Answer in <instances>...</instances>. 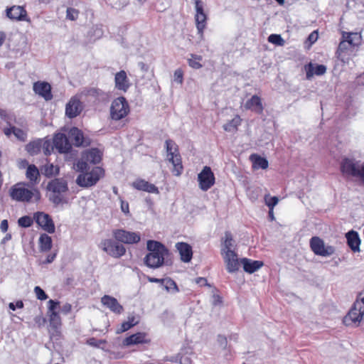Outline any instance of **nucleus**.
I'll list each match as a JSON object with an SVG mask.
<instances>
[{
  "label": "nucleus",
  "mask_w": 364,
  "mask_h": 364,
  "mask_svg": "<svg viewBox=\"0 0 364 364\" xmlns=\"http://www.w3.org/2000/svg\"><path fill=\"white\" fill-rule=\"evenodd\" d=\"M220 254L229 273H235L240 269L241 259H239L235 251V242L230 232H225L221 240Z\"/></svg>",
  "instance_id": "nucleus-1"
},
{
  "label": "nucleus",
  "mask_w": 364,
  "mask_h": 364,
  "mask_svg": "<svg viewBox=\"0 0 364 364\" xmlns=\"http://www.w3.org/2000/svg\"><path fill=\"white\" fill-rule=\"evenodd\" d=\"M146 248L149 253L144 257L145 264L152 269L159 268L165 263L170 255L169 250L161 242L156 240H148Z\"/></svg>",
  "instance_id": "nucleus-2"
},
{
  "label": "nucleus",
  "mask_w": 364,
  "mask_h": 364,
  "mask_svg": "<svg viewBox=\"0 0 364 364\" xmlns=\"http://www.w3.org/2000/svg\"><path fill=\"white\" fill-rule=\"evenodd\" d=\"M74 168L76 171L80 172L75 182L82 188H88L95 185L104 176V170L99 166L94 167L88 172V164L83 161H78L75 164Z\"/></svg>",
  "instance_id": "nucleus-3"
},
{
  "label": "nucleus",
  "mask_w": 364,
  "mask_h": 364,
  "mask_svg": "<svg viewBox=\"0 0 364 364\" xmlns=\"http://www.w3.org/2000/svg\"><path fill=\"white\" fill-rule=\"evenodd\" d=\"M9 193L11 198L17 202L38 203L41 199L40 191L36 188H26L25 183H18L12 186Z\"/></svg>",
  "instance_id": "nucleus-4"
},
{
  "label": "nucleus",
  "mask_w": 364,
  "mask_h": 364,
  "mask_svg": "<svg viewBox=\"0 0 364 364\" xmlns=\"http://www.w3.org/2000/svg\"><path fill=\"white\" fill-rule=\"evenodd\" d=\"M130 112L129 105L124 97L115 98L109 107V117L114 121H119L125 118Z\"/></svg>",
  "instance_id": "nucleus-5"
},
{
  "label": "nucleus",
  "mask_w": 364,
  "mask_h": 364,
  "mask_svg": "<svg viewBox=\"0 0 364 364\" xmlns=\"http://www.w3.org/2000/svg\"><path fill=\"white\" fill-rule=\"evenodd\" d=\"M341 171L346 175L364 181V161L344 159L341 163Z\"/></svg>",
  "instance_id": "nucleus-6"
},
{
  "label": "nucleus",
  "mask_w": 364,
  "mask_h": 364,
  "mask_svg": "<svg viewBox=\"0 0 364 364\" xmlns=\"http://www.w3.org/2000/svg\"><path fill=\"white\" fill-rule=\"evenodd\" d=\"M46 190L49 192V199L58 205L61 203V193L68 191L67 182L62 178H55L48 182Z\"/></svg>",
  "instance_id": "nucleus-7"
},
{
  "label": "nucleus",
  "mask_w": 364,
  "mask_h": 364,
  "mask_svg": "<svg viewBox=\"0 0 364 364\" xmlns=\"http://www.w3.org/2000/svg\"><path fill=\"white\" fill-rule=\"evenodd\" d=\"M195 9V22L198 33L200 38L203 36V31L206 27L207 14L204 10V4L202 0H192Z\"/></svg>",
  "instance_id": "nucleus-8"
},
{
  "label": "nucleus",
  "mask_w": 364,
  "mask_h": 364,
  "mask_svg": "<svg viewBox=\"0 0 364 364\" xmlns=\"http://www.w3.org/2000/svg\"><path fill=\"white\" fill-rule=\"evenodd\" d=\"M197 181L199 188L203 191H207L213 187L215 183V178L210 167L204 166L198 174Z\"/></svg>",
  "instance_id": "nucleus-9"
},
{
  "label": "nucleus",
  "mask_w": 364,
  "mask_h": 364,
  "mask_svg": "<svg viewBox=\"0 0 364 364\" xmlns=\"http://www.w3.org/2000/svg\"><path fill=\"white\" fill-rule=\"evenodd\" d=\"M84 106L81 102L80 94H77L70 98L65 105V114L70 119L75 118L80 114Z\"/></svg>",
  "instance_id": "nucleus-10"
},
{
  "label": "nucleus",
  "mask_w": 364,
  "mask_h": 364,
  "mask_svg": "<svg viewBox=\"0 0 364 364\" xmlns=\"http://www.w3.org/2000/svg\"><path fill=\"white\" fill-rule=\"evenodd\" d=\"M113 236L116 240L127 245L137 244L141 240L139 232L128 231L124 229L114 230Z\"/></svg>",
  "instance_id": "nucleus-11"
},
{
  "label": "nucleus",
  "mask_w": 364,
  "mask_h": 364,
  "mask_svg": "<svg viewBox=\"0 0 364 364\" xmlns=\"http://www.w3.org/2000/svg\"><path fill=\"white\" fill-rule=\"evenodd\" d=\"M100 247L108 255L117 258L126 252V249L122 245L117 244L110 239L103 240L100 243Z\"/></svg>",
  "instance_id": "nucleus-12"
},
{
  "label": "nucleus",
  "mask_w": 364,
  "mask_h": 364,
  "mask_svg": "<svg viewBox=\"0 0 364 364\" xmlns=\"http://www.w3.org/2000/svg\"><path fill=\"white\" fill-rule=\"evenodd\" d=\"M33 218L36 223L48 233H53L55 228L54 223L50 215L43 212H37L34 214Z\"/></svg>",
  "instance_id": "nucleus-13"
},
{
  "label": "nucleus",
  "mask_w": 364,
  "mask_h": 364,
  "mask_svg": "<svg viewBox=\"0 0 364 364\" xmlns=\"http://www.w3.org/2000/svg\"><path fill=\"white\" fill-rule=\"evenodd\" d=\"M150 343V338L145 332H137L126 337L122 341V346L129 347L139 344H146Z\"/></svg>",
  "instance_id": "nucleus-14"
},
{
  "label": "nucleus",
  "mask_w": 364,
  "mask_h": 364,
  "mask_svg": "<svg viewBox=\"0 0 364 364\" xmlns=\"http://www.w3.org/2000/svg\"><path fill=\"white\" fill-rule=\"evenodd\" d=\"M364 318V307H360L359 303H354L353 307L345 317V322L349 325L351 323L359 324Z\"/></svg>",
  "instance_id": "nucleus-15"
},
{
  "label": "nucleus",
  "mask_w": 364,
  "mask_h": 364,
  "mask_svg": "<svg viewBox=\"0 0 364 364\" xmlns=\"http://www.w3.org/2000/svg\"><path fill=\"white\" fill-rule=\"evenodd\" d=\"M131 186L137 191H144L149 193L156 195H159L160 193L157 186L143 178L135 179L131 183Z\"/></svg>",
  "instance_id": "nucleus-16"
},
{
  "label": "nucleus",
  "mask_w": 364,
  "mask_h": 364,
  "mask_svg": "<svg viewBox=\"0 0 364 364\" xmlns=\"http://www.w3.org/2000/svg\"><path fill=\"white\" fill-rule=\"evenodd\" d=\"M53 145L58 151L61 154L68 153L71 149V145L65 134L61 132L55 134L53 137Z\"/></svg>",
  "instance_id": "nucleus-17"
},
{
  "label": "nucleus",
  "mask_w": 364,
  "mask_h": 364,
  "mask_svg": "<svg viewBox=\"0 0 364 364\" xmlns=\"http://www.w3.org/2000/svg\"><path fill=\"white\" fill-rule=\"evenodd\" d=\"M131 87V82L127 73L121 70L114 75V87L119 91L126 92Z\"/></svg>",
  "instance_id": "nucleus-18"
},
{
  "label": "nucleus",
  "mask_w": 364,
  "mask_h": 364,
  "mask_svg": "<svg viewBox=\"0 0 364 364\" xmlns=\"http://www.w3.org/2000/svg\"><path fill=\"white\" fill-rule=\"evenodd\" d=\"M101 303L103 306L116 314L122 313L123 306L118 302L117 299L109 295H105L101 298Z\"/></svg>",
  "instance_id": "nucleus-19"
},
{
  "label": "nucleus",
  "mask_w": 364,
  "mask_h": 364,
  "mask_svg": "<svg viewBox=\"0 0 364 364\" xmlns=\"http://www.w3.org/2000/svg\"><path fill=\"white\" fill-rule=\"evenodd\" d=\"M355 48L341 40L337 50L338 58L343 63H348L353 55Z\"/></svg>",
  "instance_id": "nucleus-20"
},
{
  "label": "nucleus",
  "mask_w": 364,
  "mask_h": 364,
  "mask_svg": "<svg viewBox=\"0 0 364 364\" xmlns=\"http://www.w3.org/2000/svg\"><path fill=\"white\" fill-rule=\"evenodd\" d=\"M6 16L11 20L29 21V19L26 18V11L20 6H13L7 9Z\"/></svg>",
  "instance_id": "nucleus-21"
},
{
  "label": "nucleus",
  "mask_w": 364,
  "mask_h": 364,
  "mask_svg": "<svg viewBox=\"0 0 364 364\" xmlns=\"http://www.w3.org/2000/svg\"><path fill=\"white\" fill-rule=\"evenodd\" d=\"M175 247L179 253L182 262L186 263L191 262L193 257V250L189 244L179 242L176 244Z\"/></svg>",
  "instance_id": "nucleus-22"
},
{
  "label": "nucleus",
  "mask_w": 364,
  "mask_h": 364,
  "mask_svg": "<svg viewBox=\"0 0 364 364\" xmlns=\"http://www.w3.org/2000/svg\"><path fill=\"white\" fill-rule=\"evenodd\" d=\"M244 107L259 114H262L264 109L262 99L257 95H253L248 99L245 102Z\"/></svg>",
  "instance_id": "nucleus-23"
},
{
  "label": "nucleus",
  "mask_w": 364,
  "mask_h": 364,
  "mask_svg": "<svg viewBox=\"0 0 364 364\" xmlns=\"http://www.w3.org/2000/svg\"><path fill=\"white\" fill-rule=\"evenodd\" d=\"M33 90L36 94L41 96L46 100L52 99L51 87L46 82H37L33 84Z\"/></svg>",
  "instance_id": "nucleus-24"
},
{
  "label": "nucleus",
  "mask_w": 364,
  "mask_h": 364,
  "mask_svg": "<svg viewBox=\"0 0 364 364\" xmlns=\"http://www.w3.org/2000/svg\"><path fill=\"white\" fill-rule=\"evenodd\" d=\"M102 156V153L100 150L97 149H91L83 153L80 161H85L87 164L89 162L90 164H96L101 161Z\"/></svg>",
  "instance_id": "nucleus-25"
},
{
  "label": "nucleus",
  "mask_w": 364,
  "mask_h": 364,
  "mask_svg": "<svg viewBox=\"0 0 364 364\" xmlns=\"http://www.w3.org/2000/svg\"><path fill=\"white\" fill-rule=\"evenodd\" d=\"M242 265L245 272L252 274L263 267L264 263L259 260H252L247 258L241 259Z\"/></svg>",
  "instance_id": "nucleus-26"
},
{
  "label": "nucleus",
  "mask_w": 364,
  "mask_h": 364,
  "mask_svg": "<svg viewBox=\"0 0 364 364\" xmlns=\"http://www.w3.org/2000/svg\"><path fill=\"white\" fill-rule=\"evenodd\" d=\"M342 41H346L348 44L351 45L355 48V47H358L361 43L362 37L360 33L357 32H343Z\"/></svg>",
  "instance_id": "nucleus-27"
},
{
  "label": "nucleus",
  "mask_w": 364,
  "mask_h": 364,
  "mask_svg": "<svg viewBox=\"0 0 364 364\" xmlns=\"http://www.w3.org/2000/svg\"><path fill=\"white\" fill-rule=\"evenodd\" d=\"M347 242L350 248L355 252L360 251V240L358 234L354 230H351L346 234Z\"/></svg>",
  "instance_id": "nucleus-28"
},
{
  "label": "nucleus",
  "mask_w": 364,
  "mask_h": 364,
  "mask_svg": "<svg viewBox=\"0 0 364 364\" xmlns=\"http://www.w3.org/2000/svg\"><path fill=\"white\" fill-rule=\"evenodd\" d=\"M250 160L252 162V166L254 170L267 169L269 166L268 161L261 156L254 154L250 156Z\"/></svg>",
  "instance_id": "nucleus-29"
},
{
  "label": "nucleus",
  "mask_w": 364,
  "mask_h": 364,
  "mask_svg": "<svg viewBox=\"0 0 364 364\" xmlns=\"http://www.w3.org/2000/svg\"><path fill=\"white\" fill-rule=\"evenodd\" d=\"M4 134L11 137L14 135L17 139L20 141H25L27 136L26 131L23 129H19L16 127H9L4 129Z\"/></svg>",
  "instance_id": "nucleus-30"
},
{
  "label": "nucleus",
  "mask_w": 364,
  "mask_h": 364,
  "mask_svg": "<svg viewBox=\"0 0 364 364\" xmlns=\"http://www.w3.org/2000/svg\"><path fill=\"white\" fill-rule=\"evenodd\" d=\"M242 119L237 114H235L232 119L228 121L223 126V129L230 133H235L239 126L241 124Z\"/></svg>",
  "instance_id": "nucleus-31"
},
{
  "label": "nucleus",
  "mask_w": 364,
  "mask_h": 364,
  "mask_svg": "<svg viewBox=\"0 0 364 364\" xmlns=\"http://www.w3.org/2000/svg\"><path fill=\"white\" fill-rule=\"evenodd\" d=\"M26 176L32 184H37L40 179L38 168L33 164L28 166L26 171Z\"/></svg>",
  "instance_id": "nucleus-32"
},
{
  "label": "nucleus",
  "mask_w": 364,
  "mask_h": 364,
  "mask_svg": "<svg viewBox=\"0 0 364 364\" xmlns=\"http://www.w3.org/2000/svg\"><path fill=\"white\" fill-rule=\"evenodd\" d=\"M69 136L73 144L77 146L83 145L85 143L82 132L76 127L71 128L68 132Z\"/></svg>",
  "instance_id": "nucleus-33"
},
{
  "label": "nucleus",
  "mask_w": 364,
  "mask_h": 364,
  "mask_svg": "<svg viewBox=\"0 0 364 364\" xmlns=\"http://www.w3.org/2000/svg\"><path fill=\"white\" fill-rule=\"evenodd\" d=\"M41 171L45 176L51 178L59 174L60 168L58 166L48 162L41 167Z\"/></svg>",
  "instance_id": "nucleus-34"
},
{
  "label": "nucleus",
  "mask_w": 364,
  "mask_h": 364,
  "mask_svg": "<svg viewBox=\"0 0 364 364\" xmlns=\"http://www.w3.org/2000/svg\"><path fill=\"white\" fill-rule=\"evenodd\" d=\"M39 250L41 252H48L52 248V239L46 234H41L38 239Z\"/></svg>",
  "instance_id": "nucleus-35"
},
{
  "label": "nucleus",
  "mask_w": 364,
  "mask_h": 364,
  "mask_svg": "<svg viewBox=\"0 0 364 364\" xmlns=\"http://www.w3.org/2000/svg\"><path fill=\"white\" fill-rule=\"evenodd\" d=\"M166 159L168 161L171 160V159H173L176 156H180L178 147L176 144L171 141L167 140L166 141Z\"/></svg>",
  "instance_id": "nucleus-36"
},
{
  "label": "nucleus",
  "mask_w": 364,
  "mask_h": 364,
  "mask_svg": "<svg viewBox=\"0 0 364 364\" xmlns=\"http://www.w3.org/2000/svg\"><path fill=\"white\" fill-rule=\"evenodd\" d=\"M188 65L196 70H198L203 66V57L195 54H191L187 59Z\"/></svg>",
  "instance_id": "nucleus-37"
},
{
  "label": "nucleus",
  "mask_w": 364,
  "mask_h": 364,
  "mask_svg": "<svg viewBox=\"0 0 364 364\" xmlns=\"http://www.w3.org/2000/svg\"><path fill=\"white\" fill-rule=\"evenodd\" d=\"M168 161L173 165L172 173L173 175L179 176L182 173L183 169L181 156L171 159Z\"/></svg>",
  "instance_id": "nucleus-38"
},
{
  "label": "nucleus",
  "mask_w": 364,
  "mask_h": 364,
  "mask_svg": "<svg viewBox=\"0 0 364 364\" xmlns=\"http://www.w3.org/2000/svg\"><path fill=\"white\" fill-rule=\"evenodd\" d=\"M163 284H164V289L168 293L176 294L179 291V289H178L176 283L171 279H169V278L164 279Z\"/></svg>",
  "instance_id": "nucleus-39"
},
{
  "label": "nucleus",
  "mask_w": 364,
  "mask_h": 364,
  "mask_svg": "<svg viewBox=\"0 0 364 364\" xmlns=\"http://www.w3.org/2000/svg\"><path fill=\"white\" fill-rule=\"evenodd\" d=\"M306 78L311 80L314 75H318V65L309 63L304 67Z\"/></svg>",
  "instance_id": "nucleus-40"
},
{
  "label": "nucleus",
  "mask_w": 364,
  "mask_h": 364,
  "mask_svg": "<svg viewBox=\"0 0 364 364\" xmlns=\"http://www.w3.org/2000/svg\"><path fill=\"white\" fill-rule=\"evenodd\" d=\"M41 139L32 141L26 145V150L31 155H35L38 154L41 151Z\"/></svg>",
  "instance_id": "nucleus-41"
},
{
  "label": "nucleus",
  "mask_w": 364,
  "mask_h": 364,
  "mask_svg": "<svg viewBox=\"0 0 364 364\" xmlns=\"http://www.w3.org/2000/svg\"><path fill=\"white\" fill-rule=\"evenodd\" d=\"M137 323L138 321L134 316L129 317L127 321H124L122 323L121 328L117 330V333L124 332Z\"/></svg>",
  "instance_id": "nucleus-42"
},
{
  "label": "nucleus",
  "mask_w": 364,
  "mask_h": 364,
  "mask_svg": "<svg viewBox=\"0 0 364 364\" xmlns=\"http://www.w3.org/2000/svg\"><path fill=\"white\" fill-rule=\"evenodd\" d=\"M50 324L54 328H58L61 326V318L59 313L47 314Z\"/></svg>",
  "instance_id": "nucleus-43"
},
{
  "label": "nucleus",
  "mask_w": 364,
  "mask_h": 364,
  "mask_svg": "<svg viewBox=\"0 0 364 364\" xmlns=\"http://www.w3.org/2000/svg\"><path fill=\"white\" fill-rule=\"evenodd\" d=\"M264 200L265 205L269 208V209H274L279 200L278 197L272 196L270 194H266Z\"/></svg>",
  "instance_id": "nucleus-44"
},
{
  "label": "nucleus",
  "mask_w": 364,
  "mask_h": 364,
  "mask_svg": "<svg viewBox=\"0 0 364 364\" xmlns=\"http://www.w3.org/2000/svg\"><path fill=\"white\" fill-rule=\"evenodd\" d=\"M268 41L277 46H283L285 44V41L279 34H271L268 37Z\"/></svg>",
  "instance_id": "nucleus-45"
},
{
  "label": "nucleus",
  "mask_w": 364,
  "mask_h": 364,
  "mask_svg": "<svg viewBox=\"0 0 364 364\" xmlns=\"http://www.w3.org/2000/svg\"><path fill=\"white\" fill-rule=\"evenodd\" d=\"M41 149L43 151V153L46 155H49L51 154L52 151L53 150L54 145L52 144V143L48 139H41Z\"/></svg>",
  "instance_id": "nucleus-46"
},
{
  "label": "nucleus",
  "mask_w": 364,
  "mask_h": 364,
  "mask_svg": "<svg viewBox=\"0 0 364 364\" xmlns=\"http://www.w3.org/2000/svg\"><path fill=\"white\" fill-rule=\"evenodd\" d=\"M334 249L331 246H325L323 242L320 240V256H329L333 254Z\"/></svg>",
  "instance_id": "nucleus-47"
},
{
  "label": "nucleus",
  "mask_w": 364,
  "mask_h": 364,
  "mask_svg": "<svg viewBox=\"0 0 364 364\" xmlns=\"http://www.w3.org/2000/svg\"><path fill=\"white\" fill-rule=\"evenodd\" d=\"M59 306L60 303L55 300H49L48 301V313L47 314H52L54 313H59Z\"/></svg>",
  "instance_id": "nucleus-48"
},
{
  "label": "nucleus",
  "mask_w": 364,
  "mask_h": 364,
  "mask_svg": "<svg viewBox=\"0 0 364 364\" xmlns=\"http://www.w3.org/2000/svg\"><path fill=\"white\" fill-rule=\"evenodd\" d=\"M18 224L22 228H28L33 224V219L30 216H23L18 220Z\"/></svg>",
  "instance_id": "nucleus-49"
},
{
  "label": "nucleus",
  "mask_w": 364,
  "mask_h": 364,
  "mask_svg": "<svg viewBox=\"0 0 364 364\" xmlns=\"http://www.w3.org/2000/svg\"><path fill=\"white\" fill-rule=\"evenodd\" d=\"M173 80L179 85L183 82V71L181 68H178L174 71Z\"/></svg>",
  "instance_id": "nucleus-50"
},
{
  "label": "nucleus",
  "mask_w": 364,
  "mask_h": 364,
  "mask_svg": "<svg viewBox=\"0 0 364 364\" xmlns=\"http://www.w3.org/2000/svg\"><path fill=\"white\" fill-rule=\"evenodd\" d=\"M79 12L73 8H68L66 11V18L70 21H75L78 17Z\"/></svg>",
  "instance_id": "nucleus-51"
},
{
  "label": "nucleus",
  "mask_w": 364,
  "mask_h": 364,
  "mask_svg": "<svg viewBox=\"0 0 364 364\" xmlns=\"http://www.w3.org/2000/svg\"><path fill=\"white\" fill-rule=\"evenodd\" d=\"M34 292L36 294L37 299L39 300H46L48 297L47 294L40 287H36L34 288Z\"/></svg>",
  "instance_id": "nucleus-52"
},
{
  "label": "nucleus",
  "mask_w": 364,
  "mask_h": 364,
  "mask_svg": "<svg viewBox=\"0 0 364 364\" xmlns=\"http://www.w3.org/2000/svg\"><path fill=\"white\" fill-rule=\"evenodd\" d=\"M318 38V33L317 31H314L308 38L306 41V44H308V48H309L311 44L314 43Z\"/></svg>",
  "instance_id": "nucleus-53"
},
{
  "label": "nucleus",
  "mask_w": 364,
  "mask_h": 364,
  "mask_svg": "<svg viewBox=\"0 0 364 364\" xmlns=\"http://www.w3.org/2000/svg\"><path fill=\"white\" fill-rule=\"evenodd\" d=\"M311 247L316 255H318V237H314L311 238Z\"/></svg>",
  "instance_id": "nucleus-54"
},
{
  "label": "nucleus",
  "mask_w": 364,
  "mask_h": 364,
  "mask_svg": "<svg viewBox=\"0 0 364 364\" xmlns=\"http://www.w3.org/2000/svg\"><path fill=\"white\" fill-rule=\"evenodd\" d=\"M9 307L11 310L15 311L16 309H22L23 307V303L21 301H17L14 303H9Z\"/></svg>",
  "instance_id": "nucleus-55"
},
{
  "label": "nucleus",
  "mask_w": 364,
  "mask_h": 364,
  "mask_svg": "<svg viewBox=\"0 0 364 364\" xmlns=\"http://www.w3.org/2000/svg\"><path fill=\"white\" fill-rule=\"evenodd\" d=\"M121 202V210L125 214L129 213V203L123 200H120Z\"/></svg>",
  "instance_id": "nucleus-56"
},
{
  "label": "nucleus",
  "mask_w": 364,
  "mask_h": 364,
  "mask_svg": "<svg viewBox=\"0 0 364 364\" xmlns=\"http://www.w3.org/2000/svg\"><path fill=\"white\" fill-rule=\"evenodd\" d=\"M72 310L71 304L66 303L61 307V312L64 314H68L70 313Z\"/></svg>",
  "instance_id": "nucleus-57"
},
{
  "label": "nucleus",
  "mask_w": 364,
  "mask_h": 364,
  "mask_svg": "<svg viewBox=\"0 0 364 364\" xmlns=\"http://www.w3.org/2000/svg\"><path fill=\"white\" fill-rule=\"evenodd\" d=\"M56 257V253L50 254L47 256L46 259L42 262V264H50L54 261Z\"/></svg>",
  "instance_id": "nucleus-58"
},
{
  "label": "nucleus",
  "mask_w": 364,
  "mask_h": 364,
  "mask_svg": "<svg viewBox=\"0 0 364 364\" xmlns=\"http://www.w3.org/2000/svg\"><path fill=\"white\" fill-rule=\"evenodd\" d=\"M8 228H9L8 221L6 220H3L0 224V230L3 232H6L8 230Z\"/></svg>",
  "instance_id": "nucleus-59"
},
{
  "label": "nucleus",
  "mask_w": 364,
  "mask_h": 364,
  "mask_svg": "<svg viewBox=\"0 0 364 364\" xmlns=\"http://www.w3.org/2000/svg\"><path fill=\"white\" fill-rule=\"evenodd\" d=\"M147 280L151 283H159L163 284L164 279H157L151 277H147Z\"/></svg>",
  "instance_id": "nucleus-60"
},
{
  "label": "nucleus",
  "mask_w": 364,
  "mask_h": 364,
  "mask_svg": "<svg viewBox=\"0 0 364 364\" xmlns=\"http://www.w3.org/2000/svg\"><path fill=\"white\" fill-rule=\"evenodd\" d=\"M28 161L26 160H21L18 161V166L19 168H28V166H29Z\"/></svg>",
  "instance_id": "nucleus-61"
},
{
  "label": "nucleus",
  "mask_w": 364,
  "mask_h": 364,
  "mask_svg": "<svg viewBox=\"0 0 364 364\" xmlns=\"http://www.w3.org/2000/svg\"><path fill=\"white\" fill-rule=\"evenodd\" d=\"M355 303H359L360 307H364V296H362L361 294L359 296V297L357 299Z\"/></svg>",
  "instance_id": "nucleus-62"
},
{
  "label": "nucleus",
  "mask_w": 364,
  "mask_h": 364,
  "mask_svg": "<svg viewBox=\"0 0 364 364\" xmlns=\"http://www.w3.org/2000/svg\"><path fill=\"white\" fill-rule=\"evenodd\" d=\"M8 117H9L6 114V113L5 112V111L0 109V121H1V120L7 121Z\"/></svg>",
  "instance_id": "nucleus-63"
},
{
  "label": "nucleus",
  "mask_w": 364,
  "mask_h": 364,
  "mask_svg": "<svg viewBox=\"0 0 364 364\" xmlns=\"http://www.w3.org/2000/svg\"><path fill=\"white\" fill-rule=\"evenodd\" d=\"M6 34L4 31H0V47L4 44Z\"/></svg>",
  "instance_id": "nucleus-64"
}]
</instances>
